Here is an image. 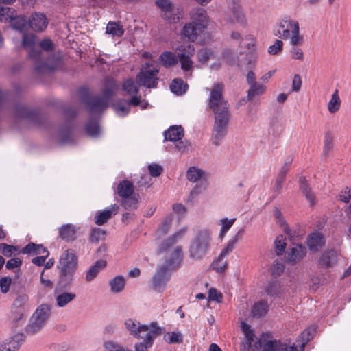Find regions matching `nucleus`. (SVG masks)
<instances>
[{"label":"nucleus","mask_w":351,"mask_h":351,"mask_svg":"<svg viewBox=\"0 0 351 351\" xmlns=\"http://www.w3.org/2000/svg\"><path fill=\"white\" fill-rule=\"evenodd\" d=\"M110 290L113 293H119L123 291L126 280L123 276H117L109 280Z\"/></svg>","instance_id":"393cba45"},{"label":"nucleus","mask_w":351,"mask_h":351,"mask_svg":"<svg viewBox=\"0 0 351 351\" xmlns=\"http://www.w3.org/2000/svg\"><path fill=\"white\" fill-rule=\"evenodd\" d=\"M10 18L8 23L11 24V26L17 30H23L27 25V19L23 15H18L16 11L14 10V16Z\"/></svg>","instance_id":"c756f323"},{"label":"nucleus","mask_w":351,"mask_h":351,"mask_svg":"<svg viewBox=\"0 0 351 351\" xmlns=\"http://www.w3.org/2000/svg\"><path fill=\"white\" fill-rule=\"evenodd\" d=\"M0 250L3 255L10 257L14 252L17 250V247L5 243H1L0 244Z\"/></svg>","instance_id":"e2e57ef3"},{"label":"nucleus","mask_w":351,"mask_h":351,"mask_svg":"<svg viewBox=\"0 0 351 351\" xmlns=\"http://www.w3.org/2000/svg\"><path fill=\"white\" fill-rule=\"evenodd\" d=\"M286 242L285 239L283 236H278L275 241V246L277 250H278V254H280L285 251L286 247Z\"/></svg>","instance_id":"774afa93"},{"label":"nucleus","mask_w":351,"mask_h":351,"mask_svg":"<svg viewBox=\"0 0 351 351\" xmlns=\"http://www.w3.org/2000/svg\"><path fill=\"white\" fill-rule=\"evenodd\" d=\"M51 313L50 305L42 304L38 306L30 317L26 332L30 335L38 332L46 325Z\"/></svg>","instance_id":"6e6552de"},{"label":"nucleus","mask_w":351,"mask_h":351,"mask_svg":"<svg viewBox=\"0 0 351 351\" xmlns=\"http://www.w3.org/2000/svg\"><path fill=\"white\" fill-rule=\"evenodd\" d=\"M106 266V261L103 259L97 261L86 271L85 280L86 282L93 280L97 274Z\"/></svg>","instance_id":"4be33fe9"},{"label":"nucleus","mask_w":351,"mask_h":351,"mask_svg":"<svg viewBox=\"0 0 351 351\" xmlns=\"http://www.w3.org/2000/svg\"><path fill=\"white\" fill-rule=\"evenodd\" d=\"M235 220V218L231 219H228V218L221 219L219 221V224L221 226V234H226L232 227Z\"/></svg>","instance_id":"603ef678"},{"label":"nucleus","mask_w":351,"mask_h":351,"mask_svg":"<svg viewBox=\"0 0 351 351\" xmlns=\"http://www.w3.org/2000/svg\"><path fill=\"white\" fill-rule=\"evenodd\" d=\"M298 26V23L296 21L291 20L282 21L279 24V27L282 29V33L279 30L275 35L279 36L283 39H288L291 37V34L293 31H295V32L297 31Z\"/></svg>","instance_id":"6ab92c4d"},{"label":"nucleus","mask_w":351,"mask_h":351,"mask_svg":"<svg viewBox=\"0 0 351 351\" xmlns=\"http://www.w3.org/2000/svg\"><path fill=\"white\" fill-rule=\"evenodd\" d=\"M285 269L284 263L280 261H275L270 269L271 274L274 276H278L282 274Z\"/></svg>","instance_id":"de8ad7c7"},{"label":"nucleus","mask_w":351,"mask_h":351,"mask_svg":"<svg viewBox=\"0 0 351 351\" xmlns=\"http://www.w3.org/2000/svg\"><path fill=\"white\" fill-rule=\"evenodd\" d=\"M16 337L12 338L9 341L0 345V351H16L19 348L21 343Z\"/></svg>","instance_id":"ea45409f"},{"label":"nucleus","mask_w":351,"mask_h":351,"mask_svg":"<svg viewBox=\"0 0 351 351\" xmlns=\"http://www.w3.org/2000/svg\"><path fill=\"white\" fill-rule=\"evenodd\" d=\"M154 339H152L150 344L148 343V340L143 339V342H138L134 344V351H148V348H150L154 341Z\"/></svg>","instance_id":"680f3d73"},{"label":"nucleus","mask_w":351,"mask_h":351,"mask_svg":"<svg viewBox=\"0 0 351 351\" xmlns=\"http://www.w3.org/2000/svg\"><path fill=\"white\" fill-rule=\"evenodd\" d=\"M230 117H215L211 136V143L215 146L219 145L227 133L228 125Z\"/></svg>","instance_id":"9d476101"},{"label":"nucleus","mask_w":351,"mask_h":351,"mask_svg":"<svg viewBox=\"0 0 351 351\" xmlns=\"http://www.w3.org/2000/svg\"><path fill=\"white\" fill-rule=\"evenodd\" d=\"M53 46L52 41L49 38H45L38 43V47L45 51H52Z\"/></svg>","instance_id":"338daca9"},{"label":"nucleus","mask_w":351,"mask_h":351,"mask_svg":"<svg viewBox=\"0 0 351 351\" xmlns=\"http://www.w3.org/2000/svg\"><path fill=\"white\" fill-rule=\"evenodd\" d=\"M77 266L78 257L72 249H67L62 253L57 265L61 278L69 281L73 280Z\"/></svg>","instance_id":"423d86ee"},{"label":"nucleus","mask_w":351,"mask_h":351,"mask_svg":"<svg viewBox=\"0 0 351 351\" xmlns=\"http://www.w3.org/2000/svg\"><path fill=\"white\" fill-rule=\"evenodd\" d=\"M306 254V249L304 246L300 244H293L288 254L287 261L294 265L300 261Z\"/></svg>","instance_id":"f3484780"},{"label":"nucleus","mask_w":351,"mask_h":351,"mask_svg":"<svg viewBox=\"0 0 351 351\" xmlns=\"http://www.w3.org/2000/svg\"><path fill=\"white\" fill-rule=\"evenodd\" d=\"M166 341L169 343H176L182 342V336L180 332H170L165 335Z\"/></svg>","instance_id":"3c124183"},{"label":"nucleus","mask_w":351,"mask_h":351,"mask_svg":"<svg viewBox=\"0 0 351 351\" xmlns=\"http://www.w3.org/2000/svg\"><path fill=\"white\" fill-rule=\"evenodd\" d=\"M171 269L167 265H162L157 268L152 278V287L154 291L162 293L165 291L167 282L170 279Z\"/></svg>","instance_id":"f8f14e48"},{"label":"nucleus","mask_w":351,"mask_h":351,"mask_svg":"<svg viewBox=\"0 0 351 351\" xmlns=\"http://www.w3.org/2000/svg\"><path fill=\"white\" fill-rule=\"evenodd\" d=\"M283 43L280 40H276L274 45L268 48V53L271 55L278 54L282 49Z\"/></svg>","instance_id":"4d7b16f0"},{"label":"nucleus","mask_w":351,"mask_h":351,"mask_svg":"<svg viewBox=\"0 0 351 351\" xmlns=\"http://www.w3.org/2000/svg\"><path fill=\"white\" fill-rule=\"evenodd\" d=\"M139 195L134 193L127 197L122 198V206L128 210H134L137 208L139 202Z\"/></svg>","instance_id":"473e14b6"},{"label":"nucleus","mask_w":351,"mask_h":351,"mask_svg":"<svg viewBox=\"0 0 351 351\" xmlns=\"http://www.w3.org/2000/svg\"><path fill=\"white\" fill-rule=\"evenodd\" d=\"M77 228L71 225L66 224L62 226L59 231L60 237L66 241H73L76 239Z\"/></svg>","instance_id":"b1692460"},{"label":"nucleus","mask_w":351,"mask_h":351,"mask_svg":"<svg viewBox=\"0 0 351 351\" xmlns=\"http://www.w3.org/2000/svg\"><path fill=\"white\" fill-rule=\"evenodd\" d=\"M105 351H129L130 350L114 340H108L104 343Z\"/></svg>","instance_id":"4c0bfd02"},{"label":"nucleus","mask_w":351,"mask_h":351,"mask_svg":"<svg viewBox=\"0 0 351 351\" xmlns=\"http://www.w3.org/2000/svg\"><path fill=\"white\" fill-rule=\"evenodd\" d=\"M232 14L235 20L243 25H247V19L242 8L239 5L234 6L232 8Z\"/></svg>","instance_id":"a19ab883"},{"label":"nucleus","mask_w":351,"mask_h":351,"mask_svg":"<svg viewBox=\"0 0 351 351\" xmlns=\"http://www.w3.org/2000/svg\"><path fill=\"white\" fill-rule=\"evenodd\" d=\"M223 85L216 84L210 89L208 97V108L215 117H230L229 106L223 95Z\"/></svg>","instance_id":"20e7f679"},{"label":"nucleus","mask_w":351,"mask_h":351,"mask_svg":"<svg viewBox=\"0 0 351 351\" xmlns=\"http://www.w3.org/2000/svg\"><path fill=\"white\" fill-rule=\"evenodd\" d=\"M211 241V232L208 229L197 232L190 241L188 252L189 258L194 261L202 260L208 253Z\"/></svg>","instance_id":"7ed1b4c3"},{"label":"nucleus","mask_w":351,"mask_h":351,"mask_svg":"<svg viewBox=\"0 0 351 351\" xmlns=\"http://www.w3.org/2000/svg\"><path fill=\"white\" fill-rule=\"evenodd\" d=\"M340 106L341 99L338 94V90H335L328 104V110L330 113H335L339 110Z\"/></svg>","instance_id":"e433bc0d"},{"label":"nucleus","mask_w":351,"mask_h":351,"mask_svg":"<svg viewBox=\"0 0 351 351\" xmlns=\"http://www.w3.org/2000/svg\"><path fill=\"white\" fill-rule=\"evenodd\" d=\"M268 311V305L266 302L260 301L254 304L252 309V316L261 317L265 316Z\"/></svg>","instance_id":"2f4dec72"},{"label":"nucleus","mask_w":351,"mask_h":351,"mask_svg":"<svg viewBox=\"0 0 351 351\" xmlns=\"http://www.w3.org/2000/svg\"><path fill=\"white\" fill-rule=\"evenodd\" d=\"M243 229H240L237 233L232 238L230 239L226 246L228 247V248L233 251V250L235 248L239 239L241 237L242 234H243Z\"/></svg>","instance_id":"bf43d9fd"},{"label":"nucleus","mask_w":351,"mask_h":351,"mask_svg":"<svg viewBox=\"0 0 351 351\" xmlns=\"http://www.w3.org/2000/svg\"><path fill=\"white\" fill-rule=\"evenodd\" d=\"M266 90V86L263 84L257 82L251 84L247 92V99L248 101H253L256 97L265 94Z\"/></svg>","instance_id":"a878e982"},{"label":"nucleus","mask_w":351,"mask_h":351,"mask_svg":"<svg viewBox=\"0 0 351 351\" xmlns=\"http://www.w3.org/2000/svg\"><path fill=\"white\" fill-rule=\"evenodd\" d=\"M116 114L120 117L127 115L130 111V103L127 101H120L112 106Z\"/></svg>","instance_id":"c9c22d12"},{"label":"nucleus","mask_w":351,"mask_h":351,"mask_svg":"<svg viewBox=\"0 0 351 351\" xmlns=\"http://www.w3.org/2000/svg\"><path fill=\"white\" fill-rule=\"evenodd\" d=\"M165 138L169 141H178L184 136V130L181 126H171L165 134Z\"/></svg>","instance_id":"bb28decb"},{"label":"nucleus","mask_w":351,"mask_h":351,"mask_svg":"<svg viewBox=\"0 0 351 351\" xmlns=\"http://www.w3.org/2000/svg\"><path fill=\"white\" fill-rule=\"evenodd\" d=\"M307 244L311 250L317 251L324 244V240L319 233H313L309 236Z\"/></svg>","instance_id":"c85d7f7f"},{"label":"nucleus","mask_w":351,"mask_h":351,"mask_svg":"<svg viewBox=\"0 0 351 351\" xmlns=\"http://www.w3.org/2000/svg\"><path fill=\"white\" fill-rule=\"evenodd\" d=\"M119 206L117 204L111 205L109 208L99 212L95 217V222L97 225L106 223L112 215L118 213Z\"/></svg>","instance_id":"412c9836"},{"label":"nucleus","mask_w":351,"mask_h":351,"mask_svg":"<svg viewBox=\"0 0 351 351\" xmlns=\"http://www.w3.org/2000/svg\"><path fill=\"white\" fill-rule=\"evenodd\" d=\"M241 329L245 335V340L241 345V351H258L261 348V342L254 339L253 331L250 326L245 322L241 323Z\"/></svg>","instance_id":"ddd939ff"},{"label":"nucleus","mask_w":351,"mask_h":351,"mask_svg":"<svg viewBox=\"0 0 351 351\" xmlns=\"http://www.w3.org/2000/svg\"><path fill=\"white\" fill-rule=\"evenodd\" d=\"M171 221L172 216H167L160 225L157 230L156 234L160 237L166 234L171 227Z\"/></svg>","instance_id":"c03bdc74"},{"label":"nucleus","mask_w":351,"mask_h":351,"mask_svg":"<svg viewBox=\"0 0 351 351\" xmlns=\"http://www.w3.org/2000/svg\"><path fill=\"white\" fill-rule=\"evenodd\" d=\"M243 229H240L237 233L232 238L230 239L226 246L228 247V248L233 251V250L235 248L239 239L241 237L242 234H243Z\"/></svg>","instance_id":"13d9d810"},{"label":"nucleus","mask_w":351,"mask_h":351,"mask_svg":"<svg viewBox=\"0 0 351 351\" xmlns=\"http://www.w3.org/2000/svg\"><path fill=\"white\" fill-rule=\"evenodd\" d=\"M127 101L130 103V105H132L134 106H140L141 109H145L149 105L147 101H146L145 100H142L141 97H138L135 95H133L132 97V98L129 101Z\"/></svg>","instance_id":"864d4df0"},{"label":"nucleus","mask_w":351,"mask_h":351,"mask_svg":"<svg viewBox=\"0 0 351 351\" xmlns=\"http://www.w3.org/2000/svg\"><path fill=\"white\" fill-rule=\"evenodd\" d=\"M14 16V9L0 5V21L8 23L10 18Z\"/></svg>","instance_id":"79ce46f5"},{"label":"nucleus","mask_w":351,"mask_h":351,"mask_svg":"<svg viewBox=\"0 0 351 351\" xmlns=\"http://www.w3.org/2000/svg\"><path fill=\"white\" fill-rule=\"evenodd\" d=\"M336 252L332 250L324 254L320 262L325 267H330L336 261Z\"/></svg>","instance_id":"37998d69"},{"label":"nucleus","mask_w":351,"mask_h":351,"mask_svg":"<svg viewBox=\"0 0 351 351\" xmlns=\"http://www.w3.org/2000/svg\"><path fill=\"white\" fill-rule=\"evenodd\" d=\"M265 290L268 295L275 296L278 294L280 287L278 282L276 280H271L269 282Z\"/></svg>","instance_id":"49530a36"},{"label":"nucleus","mask_w":351,"mask_h":351,"mask_svg":"<svg viewBox=\"0 0 351 351\" xmlns=\"http://www.w3.org/2000/svg\"><path fill=\"white\" fill-rule=\"evenodd\" d=\"M185 232V230H182L169 237L160 245L161 251H168V256L163 265H167V268L171 271L178 267L182 259V249L180 246H177L172 249H169L170 246L176 241L181 239Z\"/></svg>","instance_id":"39448f33"},{"label":"nucleus","mask_w":351,"mask_h":351,"mask_svg":"<svg viewBox=\"0 0 351 351\" xmlns=\"http://www.w3.org/2000/svg\"><path fill=\"white\" fill-rule=\"evenodd\" d=\"M158 71V65L155 66L153 64L146 63L136 77L139 86L142 85L148 88H156Z\"/></svg>","instance_id":"1a4fd4ad"},{"label":"nucleus","mask_w":351,"mask_h":351,"mask_svg":"<svg viewBox=\"0 0 351 351\" xmlns=\"http://www.w3.org/2000/svg\"><path fill=\"white\" fill-rule=\"evenodd\" d=\"M36 36L32 34H25L23 37V46L27 51L32 58L37 59L43 56V53L40 51H36Z\"/></svg>","instance_id":"dca6fc26"},{"label":"nucleus","mask_w":351,"mask_h":351,"mask_svg":"<svg viewBox=\"0 0 351 351\" xmlns=\"http://www.w3.org/2000/svg\"><path fill=\"white\" fill-rule=\"evenodd\" d=\"M178 56L171 51H165L160 56L162 64L169 68L178 63V58L180 63L181 69L184 72L191 71L193 69V62L192 57L195 54L193 45L188 43L180 45L176 48Z\"/></svg>","instance_id":"f257e3e1"},{"label":"nucleus","mask_w":351,"mask_h":351,"mask_svg":"<svg viewBox=\"0 0 351 351\" xmlns=\"http://www.w3.org/2000/svg\"><path fill=\"white\" fill-rule=\"evenodd\" d=\"M37 250H43L42 245H36L33 243H30L27 245L22 250L23 254H36Z\"/></svg>","instance_id":"0e129e2a"},{"label":"nucleus","mask_w":351,"mask_h":351,"mask_svg":"<svg viewBox=\"0 0 351 351\" xmlns=\"http://www.w3.org/2000/svg\"><path fill=\"white\" fill-rule=\"evenodd\" d=\"M224 258L225 257L219 255L218 258L213 263L214 269L217 272H223L226 268L227 262L224 260Z\"/></svg>","instance_id":"5fc2aeb1"},{"label":"nucleus","mask_w":351,"mask_h":351,"mask_svg":"<svg viewBox=\"0 0 351 351\" xmlns=\"http://www.w3.org/2000/svg\"><path fill=\"white\" fill-rule=\"evenodd\" d=\"M191 23L203 32L209 24V17L206 11L202 8L193 9L190 12Z\"/></svg>","instance_id":"4468645a"},{"label":"nucleus","mask_w":351,"mask_h":351,"mask_svg":"<svg viewBox=\"0 0 351 351\" xmlns=\"http://www.w3.org/2000/svg\"><path fill=\"white\" fill-rule=\"evenodd\" d=\"M105 232L99 228H95L92 230L90 236V241L97 243L99 241L104 239Z\"/></svg>","instance_id":"09e8293b"},{"label":"nucleus","mask_w":351,"mask_h":351,"mask_svg":"<svg viewBox=\"0 0 351 351\" xmlns=\"http://www.w3.org/2000/svg\"><path fill=\"white\" fill-rule=\"evenodd\" d=\"M300 188L311 205H313L315 203V197L311 193V189L308 187V184L304 178H301L300 180Z\"/></svg>","instance_id":"58836bf2"},{"label":"nucleus","mask_w":351,"mask_h":351,"mask_svg":"<svg viewBox=\"0 0 351 351\" xmlns=\"http://www.w3.org/2000/svg\"><path fill=\"white\" fill-rule=\"evenodd\" d=\"M198 60L202 64H208L213 62L210 66L213 69H218L221 65L220 58L215 51L211 49H202L197 53Z\"/></svg>","instance_id":"2eb2a0df"},{"label":"nucleus","mask_w":351,"mask_h":351,"mask_svg":"<svg viewBox=\"0 0 351 351\" xmlns=\"http://www.w3.org/2000/svg\"><path fill=\"white\" fill-rule=\"evenodd\" d=\"M333 136L330 132H326L324 134V145H323V151L322 156L324 158H326L330 155V153L332 152L333 149Z\"/></svg>","instance_id":"7c9ffc66"},{"label":"nucleus","mask_w":351,"mask_h":351,"mask_svg":"<svg viewBox=\"0 0 351 351\" xmlns=\"http://www.w3.org/2000/svg\"><path fill=\"white\" fill-rule=\"evenodd\" d=\"M278 341L276 340H269L262 346V351H275L277 350Z\"/></svg>","instance_id":"69168bd1"},{"label":"nucleus","mask_w":351,"mask_h":351,"mask_svg":"<svg viewBox=\"0 0 351 351\" xmlns=\"http://www.w3.org/2000/svg\"><path fill=\"white\" fill-rule=\"evenodd\" d=\"M201 32L190 22L186 23L181 31V36L189 41L194 42L197 39L198 34Z\"/></svg>","instance_id":"5701e85b"},{"label":"nucleus","mask_w":351,"mask_h":351,"mask_svg":"<svg viewBox=\"0 0 351 351\" xmlns=\"http://www.w3.org/2000/svg\"><path fill=\"white\" fill-rule=\"evenodd\" d=\"M86 131L88 135L97 136L100 132V128L95 121H91L86 125Z\"/></svg>","instance_id":"8fccbe9b"},{"label":"nucleus","mask_w":351,"mask_h":351,"mask_svg":"<svg viewBox=\"0 0 351 351\" xmlns=\"http://www.w3.org/2000/svg\"><path fill=\"white\" fill-rule=\"evenodd\" d=\"M29 295L27 294L23 293L17 296L14 302V305L16 307H22L25 306L29 303Z\"/></svg>","instance_id":"6e6d98bb"},{"label":"nucleus","mask_w":351,"mask_h":351,"mask_svg":"<svg viewBox=\"0 0 351 351\" xmlns=\"http://www.w3.org/2000/svg\"><path fill=\"white\" fill-rule=\"evenodd\" d=\"M12 279L10 277H3L0 279V289L2 293H7L10 290Z\"/></svg>","instance_id":"052dcab7"},{"label":"nucleus","mask_w":351,"mask_h":351,"mask_svg":"<svg viewBox=\"0 0 351 351\" xmlns=\"http://www.w3.org/2000/svg\"><path fill=\"white\" fill-rule=\"evenodd\" d=\"M123 325L131 336L136 339H147L149 344L152 339H155L161 333V328L155 322L142 324L135 319L128 318L124 321Z\"/></svg>","instance_id":"f03ea898"},{"label":"nucleus","mask_w":351,"mask_h":351,"mask_svg":"<svg viewBox=\"0 0 351 351\" xmlns=\"http://www.w3.org/2000/svg\"><path fill=\"white\" fill-rule=\"evenodd\" d=\"M156 4L162 12V18L170 23L179 21L180 16L177 8L170 0H157Z\"/></svg>","instance_id":"9b49d317"},{"label":"nucleus","mask_w":351,"mask_h":351,"mask_svg":"<svg viewBox=\"0 0 351 351\" xmlns=\"http://www.w3.org/2000/svg\"><path fill=\"white\" fill-rule=\"evenodd\" d=\"M123 89L129 95H136L138 92V87L132 79H127L123 82Z\"/></svg>","instance_id":"a18cd8bd"},{"label":"nucleus","mask_w":351,"mask_h":351,"mask_svg":"<svg viewBox=\"0 0 351 351\" xmlns=\"http://www.w3.org/2000/svg\"><path fill=\"white\" fill-rule=\"evenodd\" d=\"M123 27L119 23L110 22L106 28V33L114 37H120L123 34Z\"/></svg>","instance_id":"72a5a7b5"},{"label":"nucleus","mask_w":351,"mask_h":351,"mask_svg":"<svg viewBox=\"0 0 351 351\" xmlns=\"http://www.w3.org/2000/svg\"><path fill=\"white\" fill-rule=\"evenodd\" d=\"M117 193L121 198L127 197L134 194V187L132 184L128 180H123L117 188Z\"/></svg>","instance_id":"cd10ccee"},{"label":"nucleus","mask_w":351,"mask_h":351,"mask_svg":"<svg viewBox=\"0 0 351 351\" xmlns=\"http://www.w3.org/2000/svg\"><path fill=\"white\" fill-rule=\"evenodd\" d=\"M48 21L46 16L42 13L36 12L30 16L29 25L32 29L37 32L43 31L47 26Z\"/></svg>","instance_id":"a211bd4d"},{"label":"nucleus","mask_w":351,"mask_h":351,"mask_svg":"<svg viewBox=\"0 0 351 351\" xmlns=\"http://www.w3.org/2000/svg\"><path fill=\"white\" fill-rule=\"evenodd\" d=\"M170 88L175 94L182 95L186 91L188 85L181 79H175L173 80Z\"/></svg>","instance_id":"f704fd0d"},{"label":"nucleus","mask_w":351,"mask_h":351,"mask_svg":"<svg viewBox=\"0 0 351 351\" xmlns=\"http://www.w3.org/2000/svg\"><path fill=\"white\" fill-rule=\"evenodd\" d=\"M54 296L56 304L59 308L66 307L76 298V294L73 292L55 290Z\"/></svg>","instance_id":"aec40b11"},{"label":"nucleus","mask_w":351,"mask_h":351,"mask_svg":"<svg viewBox=\"0 0 351 351\" xmlns=\"http://www.w3.org/2000/svg\"><path fill=\"white\" fill-rule=\"evenodd\" d=\"M117 90L118 86L115 81L108 82L100 97H93L88 101L89 111L91 113H99L104 110Z\"/></svg>","instance_id":"0eeeda50"}]
</instances>
